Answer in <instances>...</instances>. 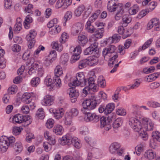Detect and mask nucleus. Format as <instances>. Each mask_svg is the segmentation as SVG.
<instances>
[{"label":"nucleus","instance_id":"30","mask_svg":"<svg viewBox=\"0 0 160 160\" xmlns=\"http://www.w3.org/2000/svg\"><path fill=\"white\" fill-rule=\"evenodd\" d=\"M33 20L32 17L29 15H28L25 19L24 22V26L25 28L28 29L30 27V23L32 22Z\"/></svg>","mask_w":160,"mask_h":160},{"label":"nucleus","instance_id":"26","mask_svg":"<svg viewBox=\"0 0 160 160\" xmlns=\"http://www.w3.org/2000/svg\"><path fill=\"white\" fill-rule=\"evenodd\" d=\"M115 108V105L113 103L108 104L105 107V114L107 115L111 113Z\"/></svg>","mask_w":160,"mask_h":160},{"label":"nucleus","instance_id":"29","mask_svg":"<svg viewBox=\"0 0 160 160\" xmlns=\"http://www.w3.org/2000/svg\"><path fill=\"white\" fill-rule=\"evenodd\" d=\"M70 52L72 54L80 55L81 52V48L79 46L76 47L75 48L71 47L70 49Z\"/></svg>","mask_w":160,"mask_h":160},{"label":"nucleus","instance_id":"61","mask_svg":"<svg viewBox=\"0 0 160 160\" xmlns=\"http://www.w3.org/2000/svg\"><path fill=\"white\" fill-rule=\"evenodd\" d=\"M54 123V120L52 118L48 119L46 123V126L48 128H52Z\"/></svg>","mask_w":160,"mask_h":160},{"label":"nucleus","instance_id":"53","mask_svg":"<svg viewBox=\"0 0 160 160\" xmlns=\"http://www.w3.org/2000/svg\"><path fill=\"white\" fill-rule=\"evenodd\" d=\"M40 82V78L38 77H36L32 79L31 81V83L32 86L36 87L39 85Z\"/></svg>","mask_w":160,"mask_h":160},{"label":"nucleus","instance_id":"46","mask_svg":"<svg viewBox=\"0 0 160 160\" xmlns=\"http://www.w3.org/2000/svg\"><path fill=\"white\" fill-rule=\"evenodd\" d=\"M139 10V7L137 5H134L133 6L131 7L128 10L129 12L130 15L135 14Z\"/></svg>","mask_w":160,"mask_h":160},{"label":"nucleus","instance_id":"54","mask_svg":"<svg viewBox=\"0 0 160 160\" xmlns=\"http://www.w3.org/2000/svg\"><path fill=\"white\" fill-rule=\"evenodd\" d=\"M131 21V18L128 16L124 15L122 17V24L127 26Z\"/></svg>","mask_w":160,"mask_h":160},{"label":"nucleus","instance_id":"38","mask_svg":"<svg viewBox=\"0 0 160 160\" xmlns=\"http://www.w3.org/2000/svg\"><path fill=\"white\" fill-rule=\"evenodd\" d=\"M37 70L38 71V76L42 77L43 76L44 71L42 65L40 63L37 62Z\"/></svg>","mask_w":160,"mask_h":160},{"label":"nucleus","instance_id":"57","mask_svg":"<svg viewBox=\"0 0 160 160\" xmlns=\"http://www.w3.org/2000/svg\"><path fill=\"white\" fill-rule=\"evenodd\" d=\"M144 145L141 144L138 145L135 148V150L137 155H139L141 152L143 150Z\"/></svg>","mask_w":160,"mask_h":160},{"label":"nucleus","instance_id":"35","mask_svg":"<svg viewBox=\"0 0 160 160\" xmlns=\"http://www.w3.org/2000/svg\"><path fill=\"white\" fill-rule=\"evenodd\" d=\"M33 5L31 4H28L24 7V12L26 14H32L33 13L32 10L33 8Z\"/></svg>","mask_w":160,"mask_h":160},{"label":"nucleus","instance_id":"39","mask_svg":"<svg viewBox=\"0 0 160 160\" xmlns=\"http://www.w3.org/2000/svg\"><path fill=\"white\" fill-rule=\"evenodd\" d=\"M117 11V12L115 17V18L116 20H118L121 18L124 13L123 7V6L122 8H120Z\"/></svg>","mask_w":160,"mask_h":160},{"label":"nucleus","instance_id":"6","mask_svg":"<svg viewBox=\"0 0 160 160\" xmlns=\"http://www.w3.org/2000/svg\"><path fill=\"white\" fill-rule=\"evenodd\" d=\"M86 79L85 76L82 72H79L77 73L76 75V79L72 83H68V85L70 87L72 86H78L80 85H83L86 83Z\"/></svg>","mask_w":160,"mask_h":160},{"label":"nucleus","instance_id":"60","mask_svg":"<svg viewBox=\"0 0 160 160\" xmlns=\"http://www.w3.org/2000/svg\"><path fill=\"white\" fill-rule=\"evenodd\" d=\"M45 84L48 86L53 88V83L52 79L50 78H47L44 80Z\"/></svg>","mask_w":160,"mask_h":160},{"label":"nucleus","instance_id":"50","mask_svg":"<svg viewBox=\"0 0 160 160\" xmlns=\"http://www.w3.org/2000/svg\"><path fill=\"white\" fill-rule=\"evenodd\" d=\"M98 83L100 87L103 88L106 85L105 80L102 76H99L98 79Z\"/></svg>","mask_w":160,"mask_h":160},{"label":"nucleus","instance_id":"31","mask_svg":"<svg viewBox=\"0 0 160 160\" xmlns=\"http://www.w3.org/2000/svg\"><path fill=\"white\" fill-rule=\"evenodd\" d=\"M104 32L103 28H98L96 30L94 35L96 38H100L103 36Z\"/></svg>","mask_w":160,"mask_h":160},{"label":"nucleus","instance_id":"37","mask_svg":"<svg viewBox=\"0 0 160 160\" xmlns=\"http://www.w3.org/2000/svg\"><path fill=\"white\" fill-rule=\"evenodd\" d=\"M122 123L123 120L121 118H117L113 122V127L114 128H117L122 125Z\"/></svg>","mask_w":160,"mask_h":160},{"label":"nucleus","instance_id":"14","mask_svg":"<svg viewBox=\"0 0 160 160\" xmlns=\"http://www.w3.org/2000/svg\"><path fill=\"white\" fill-rule=\"evenodd\" d=\"M83 25L81 22L77 23L72 25L71 33L73 35H76L82 31L83 28Z\"/></svg>","mask_w":160,"mask_h":160},{"label":"nucleus","instance_id":"63","mask_svg":"<svg viewBox=\"0 0 160 160\" xmlns=\"http://www.w3.org/2000/svg\"><path fill=\"white\" fill-rule=\"evenodd\" d=\"M96 51L97 50H95L94 49L89 47L85 50L84 53L85 55L91 54L94 52H96Z\"/></svg>","mask_w":160,"mask_h":160},{"label":"nucleus","instance_id":"64","mask_svg":"<svg viewBox=\"0 0 160 160\" xmlns=\"http://www.w3.org/2000/svg\"><path fill=\"white\" fill-rule=\"evenodd\" d=\"M147 104L149 107L152 108H156L158 107H160V104L156 102H147Z\"/></svg>","mask_w":160,"mask_h":160},{"label":"nucleus","instance_id":"45","mask_svg":"<svg viewBox=\"0 0 160 160\" xmlns=\"http://www.w3.org/2000/svg\"><path fill=\"white\" fill-rule=\"evenodd\" d=\"M62 44H59L57 42H53L52 43V47L53 49H56L59 52L61 51L63 49V47L62 45Z\"/></svg>","mask_w":160,"mask_h":160},{"label":"nucleus","instance_id":"10","mask_svg":"<svg viewBox=\"0 0 160 160\" xmlns=\"http://www.w3.org/2000/svg\"><path fill=\"white\" fill-rule=\"evenodd\" d=\"M153 27L156 31H159L160 29V22L157 18H154L151 19L148 23L147 28L150 29Z\"/></svg>","mask_w":160,"mask_h":160},{"label":"nucleus","instance_id":"21","mask_svg":"<svg viewBox=\"0 0 160 160\" xmlns=\"http://www.w3.org/2000/svg\"><path fill=\"white\" fill-rule=\"evenodd\" d=\"M72 116L66 112L65 114L63 119L64 124L67 126L72 125Z\"/></svg>","mask_w":160,"mask_h":160},{"label":"nucleus","instance_id":"7","mask_svg":"<svg viewBox=\"0 0 160 160\" xmlns=\"http://www.w3.org/2000/svg\"><path fill=\"white\" fill-rule=\"evenodd\" d=\"M120 144L118 142L112 143L109 148V151L112 154H115L117 153L119 156L122 155L123 152V150L121 149Z\"/></svg>","mask_w":160,"mask_h":160},{"label":"nucleus","instance_id":"62","mask_svg":"<svg viewBox=\"0 0 160 160\" xmlns=\"http://www.w3.org/2000/svg\"><path fill=\"white\" fill-rule=\"evenodd\" d=\"M155 70V67L154 66H151L150 67H147L143 68V72L146 74L153 72Z\"/></svg>","mask_w":160,"mask_h":160},{"label":"nucleus","instance_id":"40","mask_svg":"<svg viewBox=\"0 0 160 160\" xmlns=\"http://www.w3.org/2000/svg\"><path fill=\"white\" fill-rule=\"evenodd\" d=\"M36 115V117L39 119H43L45 117L43 109L42 108H39Z\"/></svg>","mask_w":160,"mask_h":160},{"label":"nucleus","instance_id":"49","mask_svg":"<svg viewBox=\"0 0 160 160\" xmlns=\"http://www.w3.org/2000/svg\"><path fill=\"white\" fill-rule=\"evenodd\" d=\"M132 107L133 109H134V111L131 114V116H135L136 118L138 119V118H140V117L139 115V112H137L136 111V110L140 108V107L136 105H133L132 106Z\"/></svg>","mask_w":160,"mask_h":160},{"label":"nucleus","instance_id":"47","mask_svg":"<svg viewBox=\"0 0 160 160\" xmlns=\"http://www.w3.org/2000/svg\"><path fill=\"white\" fill-rule=\"evenodd\" d=\"M69 95L71 98L74 97H77L79 95V93L73 87H71L70 89Z\"/></svg>","mask_w":160,"mask_h":160},{"label":"nucleus","instance_id":"4","mask_svg":"<svg viewBox=\"0 0 160 160\" xmlns=\"http://www.w3.org/2000/svg\"><path fill=\"white\" fill-rule=\"evenodd\" d=\"M15 138L12 136L8 137L2 136L0 138V151L2 152L6 151L9 146L15 142Z\"/></svg>","mask_w":160,"mask_h":160},{"label":"nucleus","instance_id":"25","mask_svg":"<svg viewBox=\"0 0 160 160\" xmlns=\"http://www.w3.org/2000/svg\"><path fill=\"white\" fill-rule=\"evenodd\" d=\"M117 31L120 34L124 36L125 38L128 37L129 35L128 30L125 29L122 26H119L118 27Z\"/></svg>","mask_w":160,"mask_h":160},{"label":"nucleus","instance_id":"41","mask_svg":"<svg viewBox=\"0 0 160 160\" xmlns=\"http://www.w3.org/2000/svg\"><path fill=\"white\" fill-rule=\"evenodd\" d=\"M89 42L90 46V47L97 50L98 46V43L96 42V39L95 38H92L89 39Z\"/></svg>","mask_w":160,"mask_h":160},{"label":"nucleus","instance_id":"9","mask_svg":"<svg viewBox=\"0 0 160 160\" xmlns=\"http://www.w3.org/2000/svg\"><path fill=\"white\" fill-rule=\"evenodd\" d=\"M118 0H110L108 2L107 5V9L111 12L118 10L123 6L121 3H117L115 2Z\"/></svg>","mask_w":160,"mask_h":160},{"label":"nucleus","instance_id":"51","mask_svg":"<svg viewBox=\"0 0 160 160\" xmlns=\"http://www.w3.org/2000/svg\"><path fill=\"white\" fill-rule=\"evenodd\" d=\"M67 113L69 114V115L73 117L77 116L79 114V111L76 108H72L69 112H67Z\"/></svg>","mask_w":160,"mask_h":160},{"label":"nucleus","instance_id":"34","mask_svg":"<svg viewBox=\"0 0 160 160\" xmlns=\"http://www.w3.org/2000/svg\"><path fill=\"white\" fill-rule=\"evenodd\" d=\"M37 68V62H35L31 64L28 71V74L32 75L36 72Z\"/></svg>","mask_w":160,"mask_h":160},{"label":"nucleus","instance_id":"3","mask_svg":"<svg viewBox=\"0 0 160 160\" xmlns=\"http://www.w3.org/2000/svg\"><path fill=\"white\" fill-rule=\"evenodd\" d=\"M117 48L111 45L107 48H104L102 51V55L106 61H108V65L111 67L117 62L118 55L115 52Z\"/></svg>","mask_w":160,"mask_h":160},{"label":"nucleus","instance_id":"23","mask_svg":"<svg viewBox=\"0 0 160 160\" xmlns=\"http://www.w3.org/2000/svg\"><path fill=\"white\" fill-rule=\"evenodd\" d=\"M85 29L86 31L89 33H92L95 31V28L92 24V22L88 20L85 26Z\"/></svg>","mask_w":160,"mask_h":160},{"label":"nucleus","instance_id":"15","mask_svg":"<svg viewBox=\"0 0 160 160\" xmlns=\"http://www.w3.org/2000/svg\"><path fill=\"white\" fill-rule=\"evenodd\" d=\"M101 128H104L107 131L109 130L111 128L110 121L106 117H102L100 118Z\"/></svg>","mask_w":160,"mask_h":160},{"label":"nucleus","instance_id":"43","mask_svg":"<svg viewBox=\"0 0 160 160\" xmlns=\"http://www.w3.org/2000/svg\"><path fill=\"white\" fill-rule=\"evenodd\" d=\"M152 41V39H150L148 40L142 46L139 47V51H141L142 50H144L147 48L151 44Z\"/></svg>","mask_w":160,"mask_h":160},{"label":"nucleus","instance_id":"18","mask_svg":"<svg viewBox=\"0 0 160 160\" xmlns=\"http://www.w3.org/2000/svg\"><path fill=\"white\" fill-rule=\"evenodd\" d=\"M31 94L28 92L24 93L21 98V101L26 104L30 103L32 101Z\"/></svg>","mask_w":160,"mask_h":160},{"label":"nucleus","instance_id":"12","mask_svg":"<svg viewBox=\"0 0 160 160\" xmlns=\"http://www.w3.org/2000/svg\"><path fill=\"white\" fill-rule=\"evenodd\" d=\"M73 137L71 135L67 134L63 136L62 137L59 139V143L62 145H69L72 144V141Z\"/></svg>","mask_w":160,"mask_h":160},{"label":"nucleus","instance_id":"52","mask_svg":"<svg viewBox=\"0 0 160 160\" xmlns=\"http://www.w3.org/2000/svg\"><path fill=\"white\" fill-rule=\"evenodd\" d=\"M72 13L71 11H67L65 13L64 17V20L65 21V22L63 23L64 26L66 25V22L72 18Z\"/></svg>","mask_w":160,"mask_h":160},{"label":"nucleus","instance_id":"5","mask_svg":"<svg viewBox=\"0 0 160 160\" xmlns=\"http://www.w3.org/2000/svg\"><path fill=\"white\" fill-rule=\"evenodd\" d=\"M32 120L30 116L28 115L23 116L18 114L15 115L12 118V122L14 123H21L23 122H25L27 125L31 124Z\"/></svg>","mask_w":160,"mask_h":160},{"label":"nucleus","instance_id":"24","mask_svg":"<svg viewBox=\"0 0 160 160\" xmlns=\"http://www.w3.org/2000/svg\"><path fill=\"white\" fill-rule=\"evenodd\" d=\"M37 32L34 29H32L29 31V33L26 36V38L28 41L32 40H35L34 38L36 36Z\"/></svg>","mask_w":160,"mask_h":160},{"label":"nucleus","instance_id":"44","mask_svg":"<svg viewBox=\"0 0 160 160\" xmlns=\"http://www.w3.org/2000/svg\"><path fill=\"white\" fill-rule=\"evenodd\" d=\"M69 59V57L67 53H65L62 55L60 58V62L62 64H66Z\"/></svg>","mask_w":160,"mask_h":160},{"label":"nucleus","instance_id":"16","mask_svg":"<svg viewBox=\"0 0 160 160\" xmlns=\"http://www.w3.org/2000/svg\"><path fill=\"white\" fill-rule=\"evenodd\" d=\"M143 156L145 158L151 160L153 159L156 156V152L152 149L146 150L144 152Z\"/></svg>","mask_w":160,"mask_h":160},{"label":"nucleus","instance_id":"11","mask_svg":"<svg viewBox=\"0 0 160 160\" xmlns=\"http://www.w3.org/2000/svg\"><path fill=\"white\" fill-rule=\"evenodd\" d=\"M86 83L84 85L86 86L93 92H96L98 90L96 84L95 83L94 79L93 77H90L88 80H86Z\"/></svg>","mask_w":160,"mask_h":160},{"label":"nucleus","instance_id":"59","mask_svg":"<svg viewBox=\"0 0 160 160\" xmlns=\"http://www.w3.org/2000/svg\"><path fill=\"white\" fill-rule=\"evenodd\" d=\"M152 136L154 139L160 142V132H159L157 131L153 132L152 133Z\"/></svg>","mask_w":160,"mask_h":160},{"label":"nucleus","instance_id":"56","mask_svg":"<svg viewBox=\"0 0 160 160\" xmlns=\"http://www.w3.org/2000/svg\"><path fill=\"white\" fill-rule=\"evenodd\" d=\"M144 130L142 129L139 131V136L144 140H146L148 138V135Z\"/></svg>","mask_w":160,"mask_h":160},{"label":"nucleus","instance_id":"27","mask_svg":"<svg viewBox=\"0 0 160 160\" xmlns=\"http://www.w3.org/2000/svg\"><path fill=\"white\" fill-rule=\"evenodd\" d=\"M78 42L82 46H84L87 42L88 39L86 36L84 35L81 34L78 36Z\"/></svg>","mask_w":160,"mask_h":160},{"label":"nucleus","instance_id":"55","mask_svg":"<svg viewBox=\"0 0 160 160\" xmlns=\"http://www.w3.org/2000/svg\"><path fill=\"white\" fill-rule=\"evenodd\" d=\"M68 36L65 32H63L59 39V42L61 43H64L68 40Z\"/></svg>","mask_w":160,"mask_h":160},{"label":"nucleus","instance_id":"8","mask_svg":"<svg viewBox=\"0 0 160 160\" xmlns=\"http://www.w3.org/2000/svg\"><path fill=\"white\" fill-rule=\"evenodd\" d=\"M49 112L52 114L56 119L59 120L63 117L65 111L62 108H58L57 109L51 108L49 109Z\"/></svg>","mask_w":160,"mask_h":160},{"label":"nucleus","instance_id":"19","mask_svg":"<svg viewBox=\"0 0 160 160\" xmlns=\"http://www.w3.org/2000/svg\"><path fill=\"white\" fill-rule=\"evenodd\" d=\"M53 132L57 135H62L64 132L63 126L60 124H56L53 129Z\"/></svg>","mask_w":160,"mask_h":160},{"label":"nucleus","instance_id":"1","mask_svg":"<svg viewBox=\"0 0 160 160\" xmlns=\"http://www.w3.org/2000/svg\"><path fill=\"white\" fill-rule=\"evenodd\" d=\"M97 97L94 95H92L89 99L84 100L82 103L83 108L82 112L85 115L84 120L87 122L93 121L97 122L99 120V117L95 113H90L89 109H93L95 108L97 103Z\"/></svg>","mask_w":160,"mask_h":160},{"label":"nucleus","instance_id":"22","mask_svg":"<svg viewBox=\"0 0 160 160\" xmlns=\"http://www.w3.org/2000/svg\"><path fill=\"white\" fill-rule=\"evenodd\" d=\"M61 29V27L59 26H55L54 27L49 28V32L51 35H57L60 32Z\"/></svg>","mask_w":160,"mask_h":160},{"label":"nucleus","instance_id":"58","mask_svg":"<svg viewBox=\"0 0 160 160\" xmlns=\"http://www.w3.org/2000/svg\"><path fill=\"white\" fill-rule=\"evenodd\" d=\"M55 84L58 88H59L62 85V82L59 77H54L53 78Z\"/></svg>","mask_w":160,"mask_h":160},{"label":"nucleus","instance_id":"2","mask_svg":"<svg viewBox=\"0 0 160 160\" xmlns=\"http://www.w3.org/2000/svg\"><path fill=\"white\" fill-rule=\"evenodd\" d=\"M142 123L143 127L138 119L133 117H131L129 121V125L136 132H139L142 129L149 131L153 129L154 123L149 118H143Z\"/></svg>","mask_w":160,"mask_h":160},{"label":"nucleus","instance_id":"20","mask_svg":"<svg viewBox=\"0 0 160 160\" xmlns=\"http://www.w3.org/2000/svg\"><path fill=\"white\" fill-rule=\"evenodd\" d=\"M22 20L20 18H18L16 20V23L14 27V31L18 33L21 29L22 28Z\"/></svg>","mask_w":160,"mask_h":160},{"label":"nucleus","instance_id":"13","mask_svg":"<svg viewBox=\"0 0 160 160\" xmlns=\"http://www.w3.org/2000/svg\"><path fill=\"white\" fill-rule=\"evenodd\" d=\"M54 101L53 96L47 95L44 97L41 103L43 106H50L53 104Z\"/></svg>","mask_w":160,"mask_h":160},{"label":"nucleus","instance_id":"36","mask_svg":"<svg viewBox=\"0 0 160 160\" xmlns=\"http://www.w3.org/2000/svg\"><path fill=\"white\" fill-rule=\"evenodd\" d=\"M120 37L118 34H114L112 37L108 38L109 42L111 43H116L118 42L120 39Z\"/></svg>","mask_w":160,"mask_h":160},{"label":"nucleus","instance_id":"32","mask_svg":"<svg viewBox=\"0 0 160 160\" xmlns=\"http://www.w3.org/2000/svg\"><path fill=\"white\" fill-rule=\"evenodd\" d=\"M84 5H81L78 7L74 11V14L77 17L80 16L85 10Z\"/></svg>","mask_w":160,"mask_h":160},{"label":"nucleus","instance_id":"33","mask_svg":"<svg viewBox=\"0 0 160 160\" xmlns=\"http://www.w3.org/2000/svg\"><path fill=\"white\" fill-rule=\"evenodd\" d=\"M54 77H60L63 74L62 69L60 65H57L54 70Z\"/></svg>","mask_w":160,"mask_h":160},{"label":"nucleus","instance_id":"28","mask_svg":"<svg viewBox=\"0 0 160 160\" xmlns=\"http://www.w3.org/2000/svg\"><path fill=\"white\" fill-rule=\"evenodd\" d=\"M72 143L76 148H80L82 146L81 141L76 137H73L72 141Z\"/></svg>","mask_w":160,"mask_h":160},{"label":"nucleus","instance_id":"48","mask_svg":"<svg viewBox=\"0 0 160 160\" xmlns=\"http://www.w3.org/2000/svg\"><path fill=\"white\" fill-rule=\"evenodd\" d=\"M88 65L87 59H85L79 61L78 64V68L79 69H82L87 67Z\"/></svg>","mask_w":160,"mask_h":160},{"label":"nucleus","instance_id":"17","mask_svg":"<svg viewBox=\"0 0 160 160\" xmlns=\"http://www.w3.org/2000/svg\"><path fill=\"white\" fill-rule=\"evenodd\" d=\"M99 57L98 55L90 56L87 59L88 65L90 66H94L96 65L98 62Z\"/></svg>","mask_w":160,"mask_h":160},{"label":"nucleus","instance_id":"42","mask_svg":"<svg viewBox=\"0 0 160 160\" xmlns=\"http://www.w3.org/2000/svg\"><path fill=\"white\" fill-rule=\"evenodd\" d=\"M14 148L16 152L19 153L22 150L23 147L20 142H18L15 143Z\"/></svg>","mask_w":160,"mask_h":160}]
</instances>
